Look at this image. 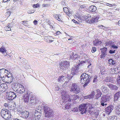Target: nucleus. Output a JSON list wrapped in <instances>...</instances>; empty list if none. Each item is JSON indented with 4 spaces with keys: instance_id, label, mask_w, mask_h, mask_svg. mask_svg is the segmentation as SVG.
Returning <instances> with one entry per match:
<instances>
[{
    "instance_id": "412c9836",
    "label": "nucleus",
    "mask_w": 120,
    "mask_h": 120,
    "mask_svg": "<svg viewBox=\"0 0 120 120\" xmlns=\"http://www.w3.org/2000/svg\"><path fill=\"white\" fill-rule=\"evenodd\" d=\"M101 41L98 39H95L93 41V44L95 46L101 44Z\"/></svg>"
},
{
    "instance_id": "f3484780",
    "label": "nucleus",
    "mask_w": 120,
    "mask_h": 120,
    "mask_svg": "<svg viewBox=\"0 0 120 120\" xmlns=\"http://www.w3.org/2000/svg\"><path fill=\"white\" fill-rule=\"evenodd\" d=\"M70 98V96L68 95L66 96H63L62 98L63 100V101L69 103L71 101Z\"/></svg>"
},
{
    "instance_id": "338daca9",
    "label": "nucleus",
    "mask_w": 120,
    "mask_h": 120,
    "mask_svg": "<svg viewBox=\"0 0 120 120\" xmlns=\"http://www.w3.org/2000/svg\"><path fill=\"white\" fill-rule=\"evenodd\" d=\"M38 22V21L37 20H35L34 21V24H37V23Z\"/></svg>"
},
{
    "instance_id": "bb28decb",
    "label": "nucleus",
    "mask_w": 120,
    "mask_h": 120,
    "mask_svg": "<svg viewBox=\"0 0 120 120\" xmlns=\"http://www.w3.org/2000/svg\"><path fill=\"white\" fill-rule=\"evenodd\" d=\"M5 69L4 68L0 69V77L1 78H4L5 75H6L5 74L4 75V74H5Z\"/></svg>"
},
{
    "instance_id": "774afa93",
    "label": "nucleus",
    "mask_w": 120,
    "mask_h": 120,
    "mask_svg": "<svg viewBox=\"0 0 120 120\" xmlns=\"http://www.w3.org/2000/svg\"><path fill=\"white\" fill-rule=\"evenodd\" d=\"M4 105L6 107H8V104L7 103H5L4 104Z\"/></svg>"
},
{
    "instance_id": "de8ad7c7",
    "label": "nucleus",
    "mask_w": 120,
    "mask_h": 120,
    "mask_svg": "<svg viewBox=\"0 0 120 120\" xmlns=\"http://www.w3.org/2000/svg\"><path fill=\"white\" fill-rule=\"evenodd\" d=\"M67 77H66V79H68V81L72 78V76H71L68 75H67Z\"/></svg>"
},
{
    "instance_id": "cd10ccee",
    "label": "nucleus",
    "mask_w": 120,
    "mask_h": 120,
    "mask_svg": "<svg viewBox=\"0 0 120 120\" xmlns=\"http://www.w3.org/2000/svg\"><path fill=\"white\" fill-rule=\"evenodd\" d=\"M66 81V76H60L58 80V82H60L61 83Z\"/></svg>"
},
{
    "instance_id": "6e6552de",
    "label": "nucleus",
    "mask_w": 120,
    "mask_h": 120,
    "mask_svg": "<svg viewBox=\"0 0 120 120\" xmlns=\"http://www.w3.org/2000/svg\"><path fill=\"white\" fill-rule=\"evenodd\" d=\"M99 15L96 16L93 15L91 16L90 20L89 21V23H94L97 22L99 18Z\"/></svg>"
},
{
    "instance_id": "f03ea898",
    "label": "nucleus",
    "mask_w": 120,
    "mask_h": 120,
    "mask_svg": "<svg viewBox=\"0 0 120 120\" xmlns=\"http://www.w3.org/2000/svg\"><path fill=\"white\" fill-rule=\"evenodd\" d=\"M92 77V75H89L85 73H83L82 74L80 77V81L81 82H85V83L83 86V87H85L88 85Z\"/></svg>"
},
{
    "instance_id": "8fccbe9b",
    "label": "nucleus",
    "mask_w": 120,
    "mask_h": 120,
    "mask_svg": "<svg viewBox=\"0 0 120 120\" xmlns=\"http://www.w3.org/2000/svg\"><path fill=\"white\" fill-rule=\"evenodd\" d=\"M5 30L6 31H9L11 30V28H10L8 26H6L5 28Z\"/></svg>"
},
{
    "instance_id": "c03bdc74",
    "label": "nucleus",
    "mask_w": 120,
    "mask_h": 120,
    "mask_svg": "<svg viewBox=\"0 0 120 120\" xmlns=\"http://www.w3.org/2000/svg\"><path fill=\"white\" fill-rule=\"evenodd\" d=\"M110 120H116V117L114 116H110Z\"/></svg>"
},
{
    "instance_id": "6ab92c4d",
    "label": "nucleus",
    "mask_w": 120,
    "mask_h": 120,
    "mask_svg": "<svg viewBox=\"0 0 120 120\" xmlns=\"http://www.w3.org/2000/svg\"><path fill=\"white\" fill-rule=\"evenodd\" d=\"M78 57L77 54L75 52H71L70 55V59L73 60L76 59Z\"/></svg>"
},
{
    "instance_id": "423d86ee",
    "label": "nucleus",
    "mask_w": 120,
    "mask_h": 120,
    "mask_svg": "<svg viewBox=\"0 0 120 120\" xmlns=\"http://www.w3.org/2000/svg\"><path fill=\"white\" fill-rule=\"evenodd\" d=\"M69 63V62L66 61L61 62L60 63L61 69L64 70L68 69L70 66Z\"/></svg>"
},
{
    "instance_id": "09e8293b",
    "label": "nucleus",
    "mask_w": 120,
    "mask_h": 120,
    "mask_svg": "<svg viewBox=\"0 0 120 120\" xmlns=\"http://www.w3.org/2000/svg\"><path fill=\"white\" fill-rule=\"evenodd\" d=\"M5 14L6 15H8L9 14V16L10 15V10L9 9H8L7 10V12Z\"/></svg>"
},
{
    "instance_id": "f257e3e1",
    "label": "nucleus",
    "mask_w": 120,
    "mask_h": 120,
    "mask_svg": "<svg viewBox=\"0 0 120 120\" xmlns=\"http://www.w3.org/2000/svg\"><path fill=\"white\" fill-rule=\"evenodd\" d=\"M41 109H44L45 116L48 118H51L53 116L54 113L52 110L50 108L44 105H41Z\"/></svg>"
},
{
    "instance_id": "603ef678",
    "label": "nucleus",
    "mask_w": 120,
    "mask_h": 120,
    "mask_svg": "<svg viewBox=\"0 0 120 120\" xmlns=\"http://www.w3.org/2000/svg\"><path fill=\"white\" fill-rule=\"evenodd\" d=\"M96 51V49L95 47H92V52H94Z\"/></svg>"
},
{
    "instance_id": "7ed1b4c3",
    "label": "nucleus",
    "mask_w": 120,
    "mask_h": 120,
    "mask_svg": "<svg viewBox=\"0 0 120 120\" xmlns=\"http://www.w3.org/2000/svg\"><path fill=\"white\" fill-rule=\"evenodd\" d=\"M0 115L3 118L7 120H10L12 116L11 112L8 110L4 108L1 110Z\"/></svg>"
},
{
    "instance_id": "f704fd0d",
    "label": "nucleus",
    "mask_w": 120,
    "mask_h": 120,
    "mask_svg": "<svg viewBox=\"0 0 120 120\" xmlns=\"http://www.w3.org/2000/svg\"><path fill=\"white\" fill-rule=\"evenodd\" d=\"M70 107V105H63L62 107L63 109L66 110L69 109Z\"/></svg>"
},
{
    "instance_id": "ddd939ff",
    "label": "nucleus",
    "mask_w": 120,
    "mask_h": 120,
    "mask_svg": "<svg viewBox=\"0 0 120 120\" xmlns=\"http://www.w3.org/2000/svg\"><path fill=\"white\" fill-rule=\"evenodd\" d=\"M113 105H110L105 108V109L106 113L109 115L113 110Z\"/></svg>"
},
{
    "instance_id": "ea45409f",
    "label": "nucleus",
    "mask_w": 120,
    "mask_h": 120,
    "mask_svg": "<svg viewBox=\"0 0 120 120\" xmlns=\"http://www.w3.org/2000/svg\"><path fill=\"white\" fill-rule=\"evenodd\" d=\"M111 47L110 48L111 49H112V48H113L114 49H116L118 48V47L115 45V44H112V45L111 46Z\"/></svg>"
},
{
    "instance_id": "052dcab7",
    "label": "nucleus",
    "mask_w": 120,
    "mask_h": 120,
    "mask_svg": "<svg viewBox=\"0 0 120 120\" xmlns=\"http://www.w3.org/2000/svg\"><path fill=\"white\" fill-rule=\"evenodd\" d=\"M56 90L57 91H59L60 90V88L57 86H55Z\"/></svg>"
},
{
    "instance_id": "9d476101",
    "label": "nucleus",
    "mask_w": 120,
    "mask_h": 120,
    "mask_svg": "<svg viewBox=\"0 0 120 120\" xmlns=\"http://www.w3.org/2000/svg\"><path fill=\"white\" fill-rule=\"evenodd\" d=\"M92 92H94V95L95 94V99H98L101 96V95L102 94L100 90L99 89H98L95 90L94 91H93Z\"/></svg>"
},
{
    "instance_id": "864d4df0",
    "label": "nucleus",
    "mask_w": 120,
    "mask_h": 120,
    "mask_svg": "<svg viewBox=\"0 0 120 120\" xmlns=\"http://www.w3.org/2000/svg\"><path fill=\"white\" fill-rule=\"evenodd\" d=\"M39 6V5L38 4H34L33 5V7L34 8H37Z\"/></svg>"
},
{
    "instance_id": "dca6fc26",
    "label": "nucleus",
    "mask_w": 120,
    "mask_h": 120,
    "mask_svg": "<svg viewBox=\"0 0 120 120\" xmlns=\"http://www.w3.org/2000/svg\"><path fill=\"white\" fill-rule=\"evenodd\" d=\"M29 94V92H26L23 94V97L24 99V101L25 102H28Z\"/></svg>"
},
{
    "instance_id": "13d9d810",
    "label": "nucleus",
    "mask_w": 120,
    "mask_h": 120,
    "mask_svg": "<svg viewBox=\"0 0 120 120\" xmlns=\"http://www.w3.org/2000/svg\"><path fill=\"white\" fill-rule=\"evenodd\" d=\"M63 11L64 12H66L68 10V8L66 7H64L63 8Z\"/></svg>"
},
{
    "instance_id": "72a5a7b5",
    "label": "nucleus",
    "mask_w": 120,
    "mask_h": 120,
    "mask_svg": "<svg viewBox=\"0 0 120 120\" xmlns=\"http://www.w3.org/2000/svg\"><path fill=\"white\" fill-rule=\"evenodd\" d=\"M111 88L112 90H116L118 89V87L115 85H111Z\"/></svg>"
},
{
    "instance_id": "0eeeda50",
    "label": "nucleus",
    "mask_w": 120,
    "mask_h": 120,
    "mask_svg": "<svg viewBox=\"0 0 120 120\" xmlns=\"http://www.w3.org/2000/svg\"><path fill=\"white\" fill-rule=\"evenodd\" d=\"M41 109H38L35 111L34 113V119L35 120H38L41 118V112H42Z\"/></svg>"
},
{
    "instance_id": "aec40b11",
    "label": "nucleus",
    "mask_w": 120,
    "mask_h": 120,
    "mask_svg": "<svg viewBox=\"0 0 120 120\" xmlns=\"http://www.w3.org/2000/svg\"><path fill=\"white\" fill-rule=\"evenodd\" d=\"M90 11L92 13L95 12L97 10V8L95 6L91 5L89 7Z\"/></svg>"
},
{
    "instance_id": "49530a36",
    "label": "nucleus",
    "mask_w": 120,
    "mask_h": 120,
    "mask_svg": "<svg viewBox=\"0 0 120 120\" xmlns=\"http://www.w3.org/2000/svg\"><path fill=\"white\" fill-rule=\"evenodd\" d=\"M115 51L116 50H113L111 49L109 51V53L111 54H113L115 53Z\"/></svg>"
},
{
    "instance_id": "5701e85b",
    "label": "nucleus",
    "mask_w": 120,
    "mask_h": 120,
    "mask_svg": "<svg viewBox=\"0 0 120 120\" xmlns=\"http://www.w3.org/2000/svg\"><path fill=\"white\" fill-rule=\"evenodd\" d=\"M94 92H92L91 94L88 96H85L84 98L85 99H91L94 98Z\"/></svg>"
},
{
    "instance_id": "4d7b16f0",
    "label": "nucleus",
    "mask_w": 120,
    "mask_h": 120,
    "mask_svg": "<svg viewBox=\"0 0 120 120\" xmlns=\"http://www.w3.org/2000/svg\"><path fill=\"white\" fill-rule=\"evenodd\" d=\"M79 6L81 9H83L86 8V6L84 5H80Z\"/></svg>"
},
{
    "instance_id": "c9c22d12",
    "label": "nucleus",
    "mask_w": 120,
    "mask_h": 120,
    "mask_svg": "<svg viewBox=\"0 0 120 120\" xmlns=\"http://www.w3.org/2000/svg\"><path fill=\"white\" fill-rule=\"evenodd\" d=\"M91 16L90 14H88L87 16L85 17V19L86 20V21L89 22V21L90 20L91 18Z\"/></svg>"
},
{
    "instance_id": "9b49d317",
    "label": "nucleus",
    "mask_w": 120,
    "mask_h": 120,
    "mask_svg": "<svg viewBox=\"0 0 120 120\" xmlns=\"http://www.w3.org/2000/svg\"><path fill=\"white\" fill-rule=\"evenodd\" d=\"M120 103H114V105H115V111L116 113L118 114H120Z\"/></svg>"
},
{
    "instance_id": "c85d7f7f",
    "label": "nucleus",
    "mask_w": 120,
    "mask_h": 120,
    "mask_svg": "<svg viewBox=\"0 0 120 120\" xmlns=\"http://www.w3.org/2000/svg\"><path fill=\"white\" fill-rule=\"evenodd\" d=\"M108 61L110 64H112V65H116L117 63L116 61L112 59H110Z\"/></svg>"
},
{
    "instance_id": "4c0bfd02",
    "label": "nucleus",
    "mask_w": 120,
    "mask_h": 120,
    "mask_svg": "<svg viewBox=\"0 0 120 120\" xmlns=\"http://www.w3.org/2000/svg\"><path fill=\"white\" fill-rule=\"evenodd\" d=\"M20 61L23 64H24L25 61V59L22 57H20Z\"/></svg>"
},
{
    "instance_id": "2eb2a0df",
    "label": "nucleus",
    "mask_w": 120,
    "mask_h": 120,
    "mask_svg": "<svg viewBox=\"0 0 120 120\" xmlns=\"http://www.w3.org/2000/svg\"><path fill=\"white\" fill-rule=\"evenodd\" d=\"M110 99V97L107 95H103L101 97V101L105 102L109 101Z\"/></svg>"
},
{
    "instance_id": "37998d69",
    "label": "nucleus",
    "mask_w": 120,
    "mask_h": 120,
    "mask_svg": "<svg viewBox=\"0 0 120 120\" xmlns=\"http://www.w3.org/2000/svg\"><path fill=\"white\" fill-rule=\"evenodd\" d=\"M107 50V48H104L101 49V52H106Z\"/></svg>"
},
{
    "instance_id": "e2e57ef3",
    "label": "nucleus",
    "mask_w": 120,
    "mask_h": 120,
    "mask_svg": "<svg viewBox=\"0 0 120 120\" xmlns=\"http://www.w3.org/2000/svg\"><path fill=\"white\" fill-rule=\"evenodd\" d=\"M72 21L73 22H74V23H77V24L78 23L79 24V22L78 21H77L74 19H73L72 20Z\"/></svg>"
},
{
    "instance_id": "69168bd1",
    "label": "nucleus",
    "mask_w": 120,
    "mask_h": 120,
    "mask_svg": "<svg viewBox=\"0 0 120 120\" xmlns=\"http://www.w3.org/2000/svg\"><path fill=\"white\" fill-rule=\"evenodd\" d=\"M60 32L59 31H58L57 32L55 33V34H56V35H59L60 34Z\"/></svg>"
},
{
    "instance_id": "3c124183",
    "label": "nucleus",
    "mask_w": 120,
    "mask_h": 120,
    "mask_svg": "<svg viewBox=\"0 0 120 120\" xmlns=\"http://www.w3.org/2000/svg\"><path fill=\"white\" fill-rule=\"evenodd\" d=\"M68 81H65V82L63 84V87H67L68 86V85H67V83H68Z\"/></svg>"
},
{
    "instance_id": "473e14b6",
    "label": "nucleus",
    "mask_w": 120,
    "mask_h": 120,
    "mask_svg": "<svg viewBox=\"0 0 120 120\" xmlns=\"http://www.w3.org/2000/svg\"><path fill=\"white\" fill-rule=\"evenodd\" d=\"M6 51L5 48L4 46H2L0 48V52L3 54L6 52Z\"/></svg>"
},
{
    "instance_id": "f8f14e48",
    "label": "nucleus",
    "mask_w": 120,
    "mask_h": 120,
    "mask_svg": "<svg viewBox=\"0 0 120 120\" xmlns=\"http://www.w3.org/2000/svg\"><path fill=\"white\" fill-rule=\"evenodd\" d=\"M8 88L7 85L5 83H3L0 85V90L2 92H5Z\"/></svg>"
},
{
    "instance_id": "bf43d9fd",
    "label": "nucleus",
    "mask_w": 120,
    "mask_h": 120,
    "mask_svg": "<svg viewBox=\"0 0 120 120\" xmlns=\"http://www.w3.org/2000/svg\"><path fill=\"white\" fill-rule=\"evenodd\" d=\"M118 76H119V77L117 79V80L119 83H120V76L119 75Z\"/></svg>"
},
{
    "instance_id": "b1692460",
    "label": "nucleus",
    "mask_w": 120,
    "mask_h": 120,
    "mask_svg": "<svg viewBox=\"0 0 120 120\" xmlns=\"http://www.w3.org/2000/svg\"><path fill=\"white\" fill-rule=\"evenodd\" d=\"M71 70V74L72 75L76 74H77L79 68L78 66H76Z\"/></svg>"
},
{
    "instance_id": "a19ab883",
    "label": "nucleus",
    "mask_w": 120,
    "mask_h": 120,
    "mask_svg": "<svg viewBox=\"0 0 120 120\" xmlns=\"http://www.w3.org/2000/svg\"><path fill=\"white\" fill-rule=\"evenodd\" d=\"M97 75H95L94 76V78L93 80V82L95 83L97 82Z\"/></svg>"
},
{
    "instance_id": "7c9ffc66",
    "label": "nucleus",
    "mask_w": 120,
    "mask_h": 120,
    "mask_svg": "<svg viewBox=\"0 0 120 120\" xmlns=\"http://www.w3.org/2000/svg\"><path fill=\"white\" fill-rule=\"evenodd\" d=\"M75 17L77 19L79 23V22H82L83 21L82 19L80 17V16H79L78 15L77 16L76 15H75Z\"/></svg>"
},
{
    "instance_id": "5fc2aeb1",
    "label": "nucleus",
    "mask_w": 120,
    "mask_h": 120,
    "mask_svg": "<svg viewBox=\"0 0 120 120\" xmlns=\"http://www.w3.org/2000/svg\"><path fill=\"white\" fill-rule=\"evenodd\" d=\"M115 95H116V96L119 98L120 97V92H119L116 93L115 94Z\"/></svg>"
},
{
    "instance_id": "4be33fe9",
    "label": "nucleus",
    "mask_w": 120,
    "mask_h": 120,
    "mask_svg": "<svg viewBox=\"0 0 120 120\" xmlns=\"http://www.w3.org/2000/svg\"><path fill=\"white\" fill-rule=\"evenodd\" d=\"M106 85H103L101 87L100 89L103 93H106L108 92V89Z\"/></svg>"
},
{
    "instance_id": "1a4fd4ad",
    "label": "nucleus",
    "mask_w": 120,
    "mask_h": 120,
    "mask_svg": "<svg viewBox=\"0 0 120 120\" xmlns=\"http://www.w3.org/2000/svg\"><path fill=\"white\" fill-rule=\"evenodd\" d=\"M15 93L14 92H10L9 93L8 96V99L9 100H12L16 98L17 96L16 95V91Z\"/></svg>"
},
{
    "instance_id": "58836bf2",
    "label": "nucleus",
    "mask_w": 120,
    "mask_h": 120,
    "mask_svg": "<svg viewBox=\"0 0 120 120\" xmlns=\"http://www.w3.org/2000/svg\"><path fill=\"white\" fill-rule=\"evenodd\" d=\"M102 54L101 55V58H102L103 57H105L107 55L106 52H101Z\"/></svg>"
},
{
    "instance_id": "a878e982",
    "label": "nucleus",
    "mask_w": 120,
    "mask_h": 120,
    "mask_svg": "<svg viewBox=\"0 0 120 120\" xmlns=\"http://www.w3.org/2000/svg\"><path fill=\"white\" fill-rule=\"evenodd\" d=\"M19 86L20 87L18 88V90H19V93L21 94H23L25 92V90L23 86L21 84H20Z\"/></svg>"
},
{
    "instance_id": "0e129e2a",
    "label": "nucleus",
    "mask_w": 120,
    "mask_h": 120,
    "mask_svg": "<svg viewBox=\"0 0 120 120\" xmlns=\"http://www.w3.org/2000/svg\"><path fill=\"white\" fill-rule=\"evenodd\" d=\"M14 105L13 106H12V105H11V107L12 108H13V109H14L15 108V106L16 105H15V103L14 102Z\"/></svg>"
},
{
    "instance_id": "a18cd8bd",
    "label": "nucleus",
    "mask_w": 120,
    "mask_h": 120,
    "mask_svg": "<svg viewBox=\"0 0 120 120\" xmlns=\"http://www.w3.org/2000/svg\"><path fill=\"white\" fill-rule=\"evenodd\" d=\"M55 18L58 21H60L61 19L59 18V15H56L55 16Z\"/></svg>"
},
{
    "instance_id": "20e7f679",
    "label": "nucleus",
    "mask_w": 120,
    "mask_h": 120,
    "mask_svg": "<svg viewBox=\"0 0 120 120\" xmlns=\"http://www.w3.org/2000/svg\"><path fill=\"white\" fill-rule=\"evenodd\" d=\"M89 105L88 104H82L79 106V109L82 114L86 113V112L88 110V107L89 108L88 111L89 113L91 114V112H92L90 111V107H89Z\"/></svg>"
},
{
    "instance_id": "6e6d98bb",
    "label": "nucleus",
    "mask_w": 120,
    "mask_h": 120,
    "mask_svg": "<svg viewBox=\"0 0 120 120\" xmlns=\"http://www.w3.org/2000/svg\"><path fill=\"white\" fill-rule=\"evenodd\" d=\"M7 26L11 28L13 26V24L11 23H9L8 24Z\"/></svg>"
},
{
    "instance_id": "2f4dec72",
    "label": "nucleus",
    "mask_w": 120,
    "mask_h": 120,
    "mask_svg": "<svg viewBox=\"0 0 120 120\" xmlns=\"http://www.w3.org/2000/svg\"><path fill=\"white\" fill-rule=\"evenodd\" d=\"M114 43L112 41H109L106 42V45L108 46L110 45L111 46V45H112V44H114Z\"/></svg>"
},
{
    "instance_id": "393cba45",
    "label": "nucleus",
    "mask_w": 120,
    "mask_h": 120,
    "mask_svg": "<svg viewBox=\"0 0 120 120\" xmlns=\"http://www.w3.org/2000/svg\"><path fill=\"white\" fill-rule=\"evenodd\" d=\"M21 114L23 118H27L29 116V113L28 112L26 111H22L21 112Z\"/></svg>"
},
{
    "instance_id": "79ce46f5",
    "label": "nucleus",
    "mask_w": 120,
    "mask_h": 120,
    "mask_svg": "<svg viewBox=\"0 0 120 120\" xmlns=\"http://www.w3.org/2000/svg\"><path fill=\"white\" fill-rule=\"evenodd\" d=\"M118 98L119 97H118L117 96H116L115 95V94L114 95V101H115L114 103H117V102L118 101H117Z\"/></svg>"
},
{
    "instance_id": "680f3d73",
    "label": "nucleus",
    "mask_w": 120,
    "mask_h": 120,
    "mask_svg": "<svg viewBox=\"0 0 120 120\" xmlns=\"http://www.w3.org/2000/svg\"><path fill=\"white\" fill-rule=\"evenodd\" d=\"M105 102L101 101V105L102 106H105V104H104V103Z\"/></svg>"
},
{
    "instance_id": "4468645a",
    "label": "nucleus",
    "mask_w": 120,
    "mask_h": 120,
    "mask_svg": "<svg viewBox=\"0 0 120 120\" xmlns=\"http://www.w3.org/2000/svg\"><path fill=\"white\" fill-rule=\"evenodd\" d=\"M9 75H6L4 78L7 80L9 83H10L13 81H14V80H13V77L11 75V76H8Z\"/></svg>"
},
{
    "instance_id": "39448f33",
    "label": "nucleus",
    "mask_w": 120,
    "mask_h": 120,
    "mask_svg": "<svg viewBox=\"0 0 120 120\" xmlns=\"http://www.w3.org/2000/svg\"><path fill=\"white\" fill-rule=\"evenodd\" d=\"M70 91L71 92L77 94L80 92V88L77 83H73L70 88Z\"/></svg>"
},
{
    "instance_id": "c756f323",
    "label": "nucleus",
    "mask_w": 120,
    "mask_h": 120,
    "mask_svg": "<svg viewBox=\"0 0 120 120\" xmlns=\"http://www.w3.org/2000/svg\"><path fill=\"white\" fill-rule=\"evenodd\" d=\"M70 96L71 97L70 99H71V101L72 100H76L79 97L78 96L75 94L71 95V96Z\"/></svg>"
},
{
    "instance_id": "e433bc0d",
    "label": "nucleus",
    "mask_w": 120,
    "mask_h": 120,
    "mask_svg": "<svg viewBox=\"0 0 120 120\" xmlns=\"http://www.w3.org/2000/svg\"><path fill=\"white\" fill-rule=\"evenodd\" d=\"M34 113L33 114V113H31L29 117V118L30 120H34V117L35 116Z\"/></svg>"
},
{
    "instance_id": "a211bd4d",
    "label": "nucleus",
    "mask_w": 120,
    "mask_h": 120,
    "mask_svg": "<svg viewBox=\"0 0 120 120\" xmlns=\"http://www.w3.org/2000/svg\"><path fill=\"white\" fill-rule=\"evenodd\" d=\"M61 90V94L62 98L63 96H66L68 95L67 94H68V90L67 89H62Z\"/></svg>"
}]
</instances>
